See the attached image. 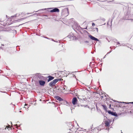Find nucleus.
<instances>
[{
  "label": "nucleus",
  "instance_id": "nucleus-12",
  "mask_svg": "<svg viewBox=\"0 0 133 133\" xmlns=\"http://www.w3.org/2000/svg\"><path fill=\"white\" fill-rule=\"evenodd\" d=\"M97 30V32H98V29L97 28H95Z\"/></svg>",
  "mask_w": 133,
  "mask_h": 133
},
{
  "label": "nucleus",
  "instance_id": "nucleus-3",
  "mask_svg": "<svg viewBox=\"0 0 133 133\" xmlns=\"http://www.w3.org/2000/svg\"><path fill=\"white\" fill-rule=\"evenodd\" d=\"M59 9L57 8H55L50 11L51 12H59Z\"/></svg>",
  "mask_w": 133,
  "mask_h": 133
},
{
  "label": "nucleus",
  "instance_id": "nucleus-14",
  "mask_svg": "<svg viewBox=\"0 0 133 133\" xmlns=\"http://www.w3.org/2000/svg\"><path fill=\"white\" fill-rule=\"evenodd\" d=\"M26 105V104H25V105H24V106H26V105Z\"/></svg>",
  "mask_w": 133,
  "mask_h": 133
},
{
  "label": "nucleus",
  "instance_id": "nucleus-16",
  "mask_svg": "<svg viewBox=\"0 0 133 133\" xmlns=\"http://www.w3.org/2000/svg\"><path fill=\"white\" fill-rule=\"evenodd\" d=\"M6 128H7V129H8V128L7 127H6V128H5V129H6Z\"/></svg>",
  "mask_w": 133,
  "mask_h": 133
},
{
  "label": "nucleus",
  "instance_id": "nucleus-17",
  "mask_svg": "<svg viewBox=\"0 0 133 133\" xmlns=\"http://www.w3.org/2000/svg\"><path fill=\"white\" fill-rule=\"evenodd\" d=\"M103 107H104V105H103Z\"/></svg>",
  "mask_w": 133,
  "mask_h": 133
},
{
  "label": "nucleus",
  "instance_id": "nucleus-6",
  "mask_svg": "<svg viewBox=\"0 0 133 133\" xmlns=\"http://www.w3.org/2000/svg\"><path fill=\"white\" fill-rule=\"evenodd\" d=\"M105 123L106 126L109 127L110 123L109 121H105Z\"/></svg>",
  "mask_w": 133,
  "mask_h": 133
},
{
  "label": "nucleus",
  "instance_id": "nucleus-8",
  "mask_svg": "<svg viewBox=\"0 0 133 133\" xmlns=\"http://www.w3.org/2000/svg\"><path fill=\"white\" fill-rule=\"evenodd\" d=\"M57 99L60 102H62L63 101V99L59 96L56 97Z\"/></svg>",
  "mask_w": 133,
  "mask_h": 133
},
{
  "label": "nucleus",
  "instance_id": "nucleus-13",
  "mask_svg": "<svg viewBox=\"0 0 133 133\" xmlns=\"http://www.w3.org/2000/svg\"><path fill=\"white\" fill-rule=\"evenodd\" d=\"M132 103V104H133V102H130V103Z\"/></svg>",
  "mask_w": 133,
  "mask_h": 133
},
{
  "label": "nucleus",
  "instance_id": "nucleus-5",
  "mask_svg": "<svg viewBox=\"0 0 133 133\" xmlns=\"http://www.w3.org/2000/svg\"><path fill=\"white\" fill-rule=\"evenodd\" d=\"M77 98L76 97L74 98L72 101V103L74 104L75 105L76 104V103L77 102Z\"/></svg>",
  "mask_w": 133,
  "mask_h": 133
},
{
  "label": "nucleus",
  "instance_id": "nucleus-19",
  "mask_svg": "<svg viewBox=\"0 0 133 133\" xmlns=\"http://www.w3.org/2000/svg\"><path fill=\"white\" fill-rule=\"evenodd\" d=\"M118 44H119V43H118Z\"/></svg>",
  "mask_w": 133,
  "mask_h": 133
},
{
  "label": "nucleus",
  "instance_id": "nucleus-4",
  "mask_svg": "<svg viewBox=\"0 0 133 133\" xmlns=\"http://www.w3.org/2000/svg\"><path fill=\"white\" fill-rule=\"evenodd\" d=\"M39 83L40 85L42 86H44L45 83V82L44 81L41 80L39 81Z\"/></svg>",
  "mask_w": 133,
  "mask_h": 133
},
{
  "label": "nucleus",
  "instance_id": "nucleus-1",
  "mask_svg": "<svg viewBox=\"0 0 133 133\" xmlns=\"http://www.w3.org/2000/svg\"><path fill=\"white\" fill-rule=\"evenodd\" d=\"M61 80V79L59 78L54 79L50 83L49 85L50 86H54L55 85L56 83L57 82H58V81Z\"/></svg>",
  "mask_w": 133,
  "mask_h": 133
},
{
  "label": "nucleus",
  "instance_id": "nucleus-18",
  "mask_svg": "<svg viewBox=\"0 0 133 133\" xmlns=\"http://www.w3.org/2000/svg\"><path fill=\"white\" fill-rule=\"evenodd\" d=\"M14 17V16H11V17Z\"/></svg>",
  "mask_w": 133,
  "mask_h": 133
},
{
  "label": "nucleus",
  "instance_id": "nucleus-15",
  "mask_svg": "<svg viewBox=\"0 0 133 133\" xmlns=\"http://www.w3.org/2000/svg\"><path fill=\"white\" fill-rule=\"evenodd\" d=\"M86 106H85V107H87L88 106L87 105H86Z\"/></svg>",
  "mask_w": 133,
  "mask_h": 133
},
{
  "label": "nucleus",
  "instance_id": "nucleus-9",
  "mask_svg": "<svg viewBox=\"0 0 133 133\" xmlns=\"http://www.w3.org/2000/svg\"><path fill=\"white\" fill-rule=\"evenodd\" d=\"M112 115H114L115 116H117V114L116 113V112H112V113L111 114Z\"/></svg>",
  "mask_w": 133,
  "mask_h": 133
},
{
  "label": "nucleus",
  "instance_id": "nucleus-10",
  "mask_svg": "<svg viewBox=\"0 0 133 133\" xmlns=\"http://www.w3.org/2000/svg\"><path fill=\"white\" fill-rule=\"evenodd\" d=\"M108 112L109 114H111V113H112V112H111V111H110L109 110V111H108Z\"/></svg>",
  "mask_w": 133,
  "mask_h": 133
},
{
  "label": "nucleus",
  "instance_id": "nucleus-2",
  "mask_svg": "<svg viewBox=\"0 0 133 133\" xmlns=\"http://www.w3.org/2000/svg\"><path fill=\"white\" fill-rule=\"evenodd\" d=\"M89 38L92 40L94 41H99V40L97 38L94 37L90 35L89 36Z\"/></svg>",
  "mask_w": 133,
  "mask_h": 133
},
{
  "label": "nucleus",
  "instance_id": "nucleus-7",
  "mask_svg": "<svg viewBox=\"0 0 133 133\" xmlns=\"http://www.w3.org/2000/svg\"><path fill=\"white\" fill-rule=\"evenodd\" d=\"M48 77L49 78L48 80V82L53 79L54 78V77L52 76H49Z\"/></svg>",
  "mask_w": 133,
  "mask_h": 133
},
{
  "label": "nucleus",
  "instance_id": "nucleus-11",
  "mask_svg": "<svg viewBox=\"0 0 133 133\" xmlns=\"http://www.w3.org/2000/svg\"><path fill=\"white\" fill-rule=\"evenodd\" d=\"M95 25V24L94 23H92V26H94Z\"/></svg>",
  "mask_w": 133,
  "mask_h": 133
}]
</instances>
